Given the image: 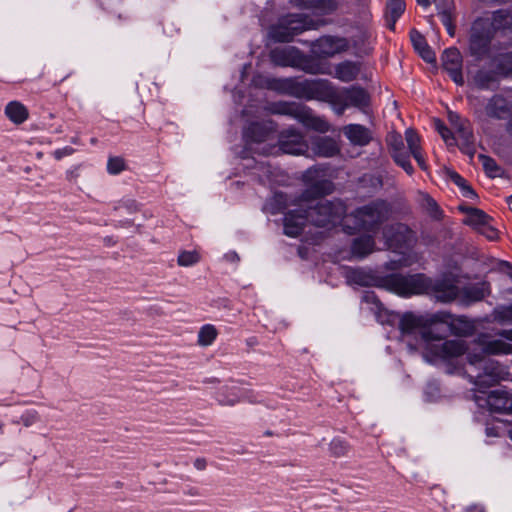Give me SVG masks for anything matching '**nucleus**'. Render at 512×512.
I'll use <instances>...</instances> for the list:
<instances>
[{
	"mask_svg": "<svg viewBox=\"0 0 512 512\" xmlns=\"http://www.w3.org/2000/svg\"><path fill=\"white\" fill-rule=\"evenodd\" d=\"M323 102L329 104L336 115L342 116L348 108L366 113L371 104V96L359 85L338 87L327 79Z\"/></svg>",
	"mask_w": 512,
	"mask_h": 512,
	"instance_id": "nucleus-1",
	"label": "nucleus"
},
{
	"mask_svg": "<svg viewBox=\"0 0 512 512\" xmlns=\"http://www.w3.org/2000/svg\"><path fill=\"white\" fill-rule=\"evenodd\" d=\"M391 213L392 206L387 200L375 199L353 210L349 215L353 226L345 225L344 230L349 234L355 231L376 234L389 220Z\"/></svg>",
	"mask_w": 512,
	"mask_h": 512,
	"instance_id": "nucleus-2",
	"label": "nucleus"
},
{
	"mask_svg": "<svg viewBox=\"0 0 512 512\" xmlns=\"http://www.w3.org/2000/svg\"><path fill=\"white\" fill-rule=\"evenodd\" d=\"M495 37L489 17H477L468 30L467 53L475 61L487 59L492 54V41Z\"/></svg>",
	"mask_w": 512,
	"mask_h": 512,
	"instance_id": "nucleus-3",
	"label": "nucleus"
},
{
	"mask_svg": "<svg viewBox=\"0 0 512 512\" xmlns=\"http://www.w3.org/2000/svg\"><path fill=\"white\" fill-rule=\"evenodd\" d=\"M316 28L314 20L308 15L294 13L282 16L269 30V36L275 42H291L295 36Z\"/></svg>",
	"mask_w": 512,
	"mask_h": 512,
	"instance_id": "nucleus-4",
	"label": "nucleus"
},
{
	"mask_svg": "<svg viewBox=\"0 0 512 512\" xmlns=\"http://www.w3.org/2000/svg\"><path fill=\"white\" fill-rule=\"evenodd\" d=\"M382 286L402 297L428 294L431 278L419 273L413 275L390 274L382 279Z\"/></svg>",
	"mask_w": 512,
	"mask_h": 512,
	"instance_id": "nucleus-5",
	"label": "nucleus"
},
{
	"mask_svg": "<svg viewBox=\"0 0 512 512\" xmlns=\"http://www.w3.org/2000/svg\"><path fill=\"white\" fill-rule=\"evenodd\" d=\"M346 212L345 203L339 199L333 201L321 200L315 206L306 208V216L309 222L318 227L334 225L342 220Z\"/></svg>",
	"mask_w": 512,
	"mask_h": 512,
	"instance_id": "nucleus-6",
	"label": "nucleus"
},
{
	"mask_svg": "<svg viewBox=\"0 0 512 512\" xmlns=\"http://www.w3.org/2000/svg\"><path fill=\"white\" fill-rule=\"evenodd\" d=\"M270 59L277 66L299 68L313 75L327 73L320 64L311 63L298 48L292 46L271 50Z\"/></svg>",
	"mask_w": 512,
	"mask_h": 512,
	"instance_id": "nucleus-7",
	"label": "nucleus"
},
{
	"mask_svg": "<svg viewBox=\"0 0 512 512\" xmlns=\"http://www.w3.org/2000/svg\"><path fill=\"white\" fill-rule=\"evenodd\" d=\"M471 366L477 372L475 374H468V378L478 389L494 386L500 381L508 379L509 376L505 366L489 357H483L476 365Z\"/></svg>",
	"mask_w": 512,
	"mask_h": 512,
	"instance_id": "nucleus-8",
	"label": "nucleus"
},
{
	"mask_svg": "<svg viewBox=\"0 0 512 512\" xmlns=\"http://www.w3.org/2000/svg\"><path fill=\"white\" fill-rule=\"evenodd\" d=\"M275 112L294 118L306 128L320 133L330 129V124L323 117L315 115L310 107L300 103H280Z\"/></svg>",
	"mask_w": 512,
	"mask_h": 512,
	"instance_id": "nucleus-9",
	"label": "nucleus"
},
{
	"mask_svg": "<svg viewBox=\"0 0 512 512\" xmlns=\"http://www.w3.org/2000/svg\"><path fill=\"white\" fill-rule=\"evenodd\" d=\"M327 79H313L299 81L287 78L281 81V88L290 96L305 100L324 101Z\"/></svg>",
	"mask_w": 512,
	"mask_h": 512,
	"instance_id": "nucleus-10",
	"label": "nucleus"
},
{
	"mask_svg": "<svg viewBox=\"0 0 512 512\" xmlns=\"http://www.w3.org/2000/svg\"><path fill=\"white\" fill-rule=\"evenodd\" d=\"M478 348L470 350L466 356L470 365H476L483 357L490 355L512 354V344L502 339L489 340L487 335L482 334L474 341Z\"/></svg>",
	"mask_w": 512,
	"mask_h": 512,
	"instance_id": "nucleus-11",
	"label": "nucleus"
},
{
	"mask_svg": "<svg viewBox=\"0 0 512 512\" xmlns=\"http://www.w3.org/2000/svg\"><path fill=\"white\" fill-rule=\"evenodd\" d=\"M348 40L344 37L323 36L311 43V51L319 57H333L336 54L347 51Z\"/></svg>",
	"mask_w": 512,
	"mask_h": 512,
	"instance_id": "nucleus-12",
	"label": "nucleus"
},
{
	"mask_svg": "<svg viewBox=\"0 0 512 512\" xmlns=\"http://www.w3.org/2000/svg\"><path fill=\"white\" fill-rule=\"evenodd\" d=\"M386 143L394 162L403 168L408 175H412L414 173V168L411 164L409 153L405 147L401 134L395 132L389 133L386 137Z\"/></svg>",
	"mask_w": 512,
	"mask_h": 512,
	"instance_id": "nucleus-13",
	"label": "nucleus"
},
{
	"mask_svg": "<svg viewBox=\"0 0 512 512\" xmlns=\"http://www.w3.org/2000/svg\"><path fill=\"white\" fill-rule=\"evenodd\" d=\"M428 294L433 295L437 301L442 303L454 301L459 295L457 277L448 275L438 280L431 279V287Z\"/></svg>",
	"mask_w": 512,
	"mask_h": 512,
	"instance_id": "nucleus-14",
	"label": "nucleus"
},
{
	"mask_svg": "<svg viewBox=\"0 0 512 512\" xmlns=\"http://www.w3.org/2000/svg\"><path fill=\"white\" fill-rule=\"evenodd\" d=\"M450 124L455 130L456 137L460 141V149L469 156H473L474 149V136L470 128L469 122L463 119L457 113L450 112L448 115Z\"/></svg>",
	"mask_w": 512,
	"mask_h": 512,
	"instance_id": "nucleus-15",
	"label": "nucleus"
},
{
	"mask_svg": "<svg viewBox=\"0 0 512 512\" xmlns=\"http://www.w3.org/2000/svg\"><path fill=\"white\" fill-rule=\"evenodd\" d=\"M442 68L449 74L455 84L462 86L464 77L462 73L463 57L456 47L447 48L441 56Z\"/></svg>",
	"mask_w": 512,
	"mask_h": 512,
	"instance_id": "nucleus-16",
	"label": "nucleus"
},
{
	"mask_svg": "<svg viewBox=\"0 0 512 512\" xmlns=\"http://www.w3.org/2000/svg\"><path fill=\"white\" fill-rule=\"evenodd\" d=\"M278 150L285 154L299 155L307 150V144L302 133L295 129H286L279 135Z\"/></svg>",
	"mask_w": 512,
	"mask_h": 512,
	"instance_id": "nucleus-17",
	"label": "nucleus"
},
{
	"mask_svg": "<svg viewBox=\"0 0 512 512\" xmlns=\"http://www.w3.org/2000/svg\"><path fill=\"white\" fill-rule=\"evenodd\" d=\"M446 315L442 313H433L426 315H416L414 313H405L399 322V327L403 333H413L416 329L423 330L424 325L433 324L437 321H445Z\"/></svg>",
	"mask_w": 512,
	"mask_h": 512,
	"instance_id": "nucleus-18",
	"label": "nucleus"
},
{
	"mask_svg": "<svg viewBox=\"0 0 512 512\" xmlns=\"http://www.w3.org/2000/svg\"><path fill=\"white\" fill-rule=\"evenodd\" d=\"M429 349L436 357L444 361H451L469 352L463 340H446L441 344H432Z\"/></svg>",
	"mask_w": 512,
	"mask_h": 512,
	"instance_id": "nucleus-19",
	"label": "nucleus"
},
{
	"mask_svg": "<svg viewBox=\"0 0 512 512\" xmlns=\"http://www.w3.org/2000/svg\"><path fill=\"white\" fill-rule=\"evenodd\" d=\"M438 313L445 314V325L447 326L448 332H451L456 336H471L475 329V322L466 316H453L452 314L444 311Z\"/></svg>",
	"mask_w": 512,
	"mask_h": 512,
	"instance_id": "nucleus-20",
	"label": "nucleus"
},
{
	"mask_svg": "<svg viewBox=\"0 0 512 512\" xmlns=\"http://www.w3.org/2000/svg\"><path fill=\"white\" fill-rule=\"evenodd\" d=\"M361 63L357 61H351V60H345L335 65L334 71H328L324 69L326 72H328V75H331L333 78L344 82V83H350L355 81L360 72H361Z\"/></svg>",
	"mask_w": 512,
	"mask_h": 512,
	"instance_id": "nucleus-21",
	"label": "nucleus"
},
{
	"mask_svg": "<svg viewBox=\"0 0 512 512\" xmlns=\"http://www.w3.org/2000/svg\"><path fill=\"white\" fill-rule=\"evenodd\" d=\"M283 221L284 234L289 237H297L301 234L309 219L306 216V209H299L287 212Z\"/></svg>",
	"mask_w": 512,
	"mask_h": 512,
	"instance_id": "nucleus-22",
	"label": "nucleus"
},
{
	"mask_svg": "<svg viewBox=\"0 0 512 512\" xmlns=\"http://www.w3.org/2000/svg\"><path fill=\"white\" fill-rule=\"evenodd\" d=\"M271 129L265 123L253 122L244 130L247 146L252 150L253 144H261L270 137Z\"/></svg>",
	"mask_w": 512,
	"mask_h": 512,
	"instance_id": "nucleus-23",
	"label": "nucleus"
},
{
	"mask_svg": "<svg viewBox=\"0 0 512 512\" xmlns=\"http://www.w3.org/2000/svg\"><path fill=\"white\" fill-rule=\"evenodd\" d=\"M485 112L490 118L505 119L510 115L511 107L505 97L496 94L488 100Z\"/></svg>",
	"mask_w": 512,
	"mask_h": 512,
	"instance_id": "nucleus-24",
	"label": "nucleus"
},
{
	"mask_svg": "<svg viewBox=\"0 0 512 512\" xmlns=\"http://www.w3.org/2000/svg\"><path fill=\"white\" fill-rule=\"evenodd\" d=\"M412 231L404 224H394L385 229L384 236L390 247L406 244L411 239Z\"/></svg>",
	"mask_w": 512,
	"mask_h": 512,
	"instance_id": "nucleus-25",
	"label": "nucleus"
},
{
	"mask_svg": "<svg viewBox=\"0 0 512 512\" xmlns=\"http://www.w3.org/2000/svg\"><path fill=\"white\" fill-rule=\"evenodd\" d=\"M343 132L346 138L357 146H366L372 139L370 130L360 124H349L344 127Z\"/></svg>",
	"mask_w": 512,
	"mask_h": 512,
	"instance_id": "nucleus-26",
	"label": "nucleus"
},
{
	"mask_svg": "<svg viewBox=\"0 0 512 512\" xmlns=\"http://www.w3.org/2000/svg\"><path fill=\"white\" fill-rule=\"evenodd\" d=\"M405 140L408 146L409 156L412 155L416 160L417 164L422 170H427L428 165L426 163L425 157L422 153V148L420 146V137L413 129H407L405 131Z\"/></svg>",
	"mask_w": 512,
	"mask_h": 512,
	"instance_id": "nucleus-27",
	"label": "nucleus"
},
{
	"mask_svg": "<svg viewBox=\"0 0 512 512\" xmlns=\"http://www.w3.org/2000/svg\"><path fill=\"white\" fill-rule=\"evenodd\" d=\"M498 68L496 70L479 69L473 76L474 85L480 90H493L499 82Z\"/></svg>",
	"mask_w": 512,
	"mask_h": 512,
	"instance_id": "nucleus-28",
	"label": "nucleus"
},
{
	"mask_svg": "<svg viewBox=\"0 0 512 512\" xmlns=\"http://www.w3.org/2000/svg\"><path fill=\"white\" fill-rule=\"evenodd\" d=\"M409 35L415 51L422 57V59L427 63L435 62L436 55L428 45L425 37L416 29H412Z\"/></svg>",
	"mask_w": 512,
	"mask_h": 512,
	"instance_id": "nucleus-29",
	"label": "nucleus"
},
{
	"mask_svg": "<svg viewBox=\"0 0 512 512\" xmlns=\"http://www.w3.org/2000/svg\"><path fill=\"white\" fill-rule=\"evenodd\" d=\"M374 249L375 239L372 233L355 238L351 245L352 255L360 259L372 253Z\"/></svg>",
	"mask_w": 512,
	"mask_h": 512,
	"instance_id": "nucleus-30",
	"label": "nucleus"
},
{
	"mask_svg": "<svg viewBox=\"0 0 512 512\" xmlns=\"http://www.w3.org/2000/svg\"><path fill=\"white\" fill-rule=\"evenodd\" d=\"M313 152L320 157H333L339 153L337 142L330 137H318L312 143Z\"/></svg>",
	"mask_w": 512,
	"mask_h": 512,
	"instance_id": "nucleus-31",
	"label": "nucleus"
},
{
	"mask_svg": "<svg viewBox=\"0 0 512 512\" xmlns=\"http://www.w3.org/2000/svg\"><path fill=\"white\" fill-rule=\"evenodd\" d=\"M486 404L491 412L508 413L509 393L503 390L491 391Z\"/></svg>",
	"mask_w": 512,
	"mask_h": 512,
	"instance_id": "nucleus-32",
	"label": "nucleus"
},
{
	"mask_svg": "<svg viewBox=\"0 0 512 512\" xmlns=\"http://www.w3.org/2000/svg\"><path fill=\"white\" fill-rule=\"evenodd\" d=\"M490 25L493 28V33L496 35L497 31L505 30L512 27V10L499 9L492 13Z\"/></svg>",
	"mask_w": 512,
	"mask_h": 512,
	"instance_id": "nucleus-33",
	"label": "nucleus"
},
{
	"mask_svg": "<svg viewBox=\"0 0 512 512\" xmlns=\"http://www.w3.org/2000/svg\"><path fill=\"white\" fill-rule=\"evenodd\" d=\"M447 334L448 329L445 322H435L433 324L424 325V328L421 331V336L427 343L443 340Z\"/></svg>",
	"mask_w": 512,
	"mask_h": 512,
	"instance_id": "nucleus-34",
	"label": "nucleus"
},
{
	"mask_svg": "<svg viewBox=\"0 0 512 512\" xmlns=\"http://www.w3.org/2000/svg\"><path fill=\"white\" fill-rule=\"evenodd\" d=\"M405 11L404 0H387L386 4V20L390 30L395 29L397 20Z\"/></svg>",
	"mask_w": 512,
	"mask_h": 512,
	"instance_id": "nucleus-35",
	"label": "nucleus"
},
{
	"mask_svg": "<svg viewBox=\"0 0 512 512\" xmlns=\"http://www.w3.org/2000/svg\"><path fill=\"white\" fill-rule=\"evenodd\" d=\"M5 114L15 124H22L29 116L27 108L18 101L9 102L5 108Z\"/></svg>",
	"mask_w": 512,
	"mask_h": 512,
	"instance_id": "nucleus-36",
	"label": "nucleus"
},
{
	"mask_svg": "<svg viewBox=\"0 0 512 512\" xmlns=\"http://www.w3.org/2000/svg\"><path fill=\"white\" fill-rule=\"evenodd\" d=\"M489 284L486 282L476 283L463 289V296L469 302H477L483 300L489 295Z\"/></svg>",
	"mask_w": 512,
	"mask_h": 512,
	"instance_id": "nucleus-37",
	"label": "nucleus"
},
{
	"mask_svg": "<svg viewBox=\"0 0 512 512\" xmlns=\"http://www.w3.org/2000/svg\"><path fill=\"white\" fill-rule=\"evenodd\" d=\"M333 191V183L329 180L316 181L303 193L305 199L318 198L330 194Z\"/></svg>",
	"mask_w": 512,
	"mask_h": 512,
	"instance_id": "nucleus-38",
	"label": "nucleus"
},
{
	"mask_svg": "<svg viewBox=\"0 0 512 512\" xmlns=\"http://www.w3.org/2000/svg\"><path fill=\"white\" fill-rule=\"evenodd\" d=\"M491 221L492 218L483 210L471 209L469 210V216H466L463 222L478 232L487 222Z\"/></svg>",
	"mask_w": 512,
	"mask_h": 512,
	"instance_id": "nucleus-39",
	"label": "nucleus"
},
{
	"mask_svg": "<svg viewBox=\"0 0 512 512\" xmlns=\"http://www.w3.org/2000/svg\"><path fill=\"white\" fill-rule=\"evenodd\" d=\"M449 178L450 180L455 184L457 185L460 190H461V193L464 197L466 198H470V199H473L475 198L477 195L475 193V191L473 190V188L468 184V182L460 175L458 174L457 172L455 171H450L449 172Z\"/></svg>",
	"mask_w": 512,
	"mask_h": 512,
	"instance_id": "nucleus-40",
	"label": "nucleus"
},
{
	"mask_svg": "<svg viewBox=\"0 0 512 512\" xmlns=\"http://www.w3.org/2000/svg\"><path fill=\"white\" fill-rule=\"evenodd\" d=\"M218 335L217 329L214 325L206 324L202 326L198 333V344L200 346L211 345Z\"/></svg>",
	"mask_w": 512,
	"mask_h": 512,
	"instance_id": "nucleus-41",
	"label": "nucleus"
},
{
	"mask_svg": "<svg viewBox=\"0 0 512 512\" xmlns=\"http://www.w3.org/2000/svg\"><path fill=\"white\" fill-rule=\"evenodd\" d=\"M492 317L500 324H512V309L510 306L499 305L494 308Z\"/></svg>",
	"mask_w": 512,
	"mask_h": 512,
	"instance_id": "nucleus-42",
	"label": "nucleus"
},
{
	"mask_svg": "<svg viewBox=\"0 0 512 512\" xmlns=\"http://www.w3.org/2000/svg\"><path fill=\"white\" fill-rule=\"evenodd\" d=\"M329 450L331 454L335 457H343L346 456L350 450L349 444L340 438H335L331 441L329 445Z\"/></svg>",
	"mask_w": 512,
	"mask_h": 512,
	"instance_id": "nucleus-43",
	"label": "nucleus"
},
{
	"mask_svg": "<svg viewBox=\"0 0 512 512\" xmlns=\"http://www.w3.org/2000/svg\"><path fill=\"white\" fill-rule=\"evenodd\" d=\"M435 128L447 145H454L459 141L453 132L439 119L435 120Z\"/></svg>",
	"mask_w": 512,
	"mask_h": 512,
	"instance_id": "nucleus-44",
	"label": "nucleus"
},
{
	"mask_svg": "<svg viewBox=\"0 0 512 512\" xmlns=\"http://www.w3.org/2000/svg\"><path fill=\"white\" fill-rule=\"evenodd\" d=\"M499 72L503 76H508L512 73V52L501 54L497 59V65Z\"/></svg>",
	"mask_w": 512,
	"mask_h": 512,
	"instance_id": "nucleus-45",
	"label": "nucleus"
},
{
	"mask_svg": "<svg viewBox=\"0 0 512 512\" xmlns=\"http://www.w3.org/2000/svg\"><path fill=\"white\" fill-rule=\"evenodd\" d=\"M312 7L325 14L336 11L339 7L337 0H313Z\"/></svg>",
	"mask_w": 512,
	"mask_h": 512,
	"instance_id": "nucleus-46",
	"label": "nucleus"
},
{
	"mask_svg": "<svg viewBox=\"0 0 512 512\" xmlns=\"http://www.w3.org/2000/svg\"><path fill=\"white\" fill-rule=\"evenodd\" d=\"M200 260L199 254L196 251H183L178 256V264L183 267L192 266Z\"/></svg>",
	"mask_w": 512,
	"mask_h": 512,
	"instance_id": "nucleus-47",
	"label": "nucleus"
},
{
	"mask_svg": "<svg viewBox=\"0 0 512 512\" xmlns=\"http://www.w3.org/2000/svg\"><path fill=\"white\" fill-rule=\"evenodd\" d=\"M479 159L483 165L485 172L488 174V176L496 177L498 175L500 168L493 158H491L489 156H485V155H480Z\"/></svg>",
	"mask_w": 512,
	"mask_h": 512,
	"instance_id": "nucleus-48",
	"label": "nucleus"
},
{
	"mask_svg": "<svg viewBox=\"0 0 512 512\" xmlns=\"http://www.w3.org/2000/svg\"><path fill=\"white\" fill-rule=\"evenodd\" d=\"M126 169V164L121 157H110L107 162V171L111 175H117Z\"/></svg>",
	"mask_w": 512,
	"mask_h": 512,
	"instance_id": "nucleus-49",
	"label": "nucleus"
},
{
	"mask_svg": "<svg viewBox=\"0 0 512 512\" xmlns=\"http://www.w3.org/2000/svg\"><path fill=\"white\" fill-rule=\"evenodd\" d=\"M347 278L349 281L360 286H366L368 284L366 274L360 269H351L347 274Z\"/></svg>",
	"mask_w": 512,
	"mask_h": 512,
	"instance_id": "nucleus-50",
	"label": "nucleus"
},
{
	"mask_svg": "<svg viewBox=\"0 0 512 512\" xmlns=\"http://www.w3.org/2000/svg\"><path fill=\"white\" fill-rule=\"evenodd\" d=\"M423 205L435 218L441 215V210L437 202L428 194L423 196Z\"/></svg>",
	"mask_w": 512,
	"mask_h": 512,
	"instance_id": "nucleus-51",
	"label": "nucleus"
},
{
	"mask_svg": "<svg viewBox=\"0 0 512 512\" xmlns=\"http://www.w3.org/2000/svg\"><path fill=\"white\" fill-rule=\"evenodd\" d=\"M478 233L490 241H495L499 237L498 230L491 224V222H487L482 228H480Z\"/></svg>",
	"mask_w": 512,
	"mask_h": 512,
	"instance_id": "nucleus-52",
	"label": "nucleus"
},
{
	"mask_svg": "<svg viewBox=\"0 0 512 512\" xmlns=\"http://www.w3.org/2000/svg\"><path fill=\"white\" fill-rule=\"evenodd\" d=\"M39 419L38 413L35 410L26 411L20 417V421L17 423H22L24 426L29 427L35 424Z\"/></svg>",
	"mask_w": 512,
	"mask_h": 512,
	"instance_id": "nucleus-53",
	"label": "nucleus"
},
{
	"mask_svg": "<svg viewBox=\"0 0 512 512\" xmlns=\"http://www.w3.org/2000/svg\"><path fill=\"white\" fill-rule=\"evenodd\" d=\"M362 181L369 183V185L374 189H380L383 186L382 177L379 175H364Z\"/></svg>",
	"mask_w": 512,
	"mask_h": 512,
	"instance_id": "nucleus-54",
	"label": "nucleus"
},
{
	"mask_svg": "<svg viewBox=\"0 0 512 512\" xmlns=\"http://www.w3.org/2000/svg\"><path fill=\"white\" fill-rule=\"evenodd\" d=\"M349 5L354 9L355 12H365L369 6L370 0H349Z\"/></svg>",
	"mask_w": 512,
	"mask_h": 512,
	"instance_id": "nucleus-55",
	"label": "nucleus"
},
{
	"mask_svg": "<svg viewBox=\"0 0 512 512\" xmlns=\"http://www.w3.org/2000/svg\"><path fill=\"white\" fill-rule=\"evenodd\" d=\"M438 15L440 16L441 22L444 26L454 24V10H443L441 13H438Z\"/></svg>",
	"mask_w": 512,
	"mask_h": 512,
	"instance_id": "nucleus-56",
	"label": "nucleus"
},
{
	"mask_svg": "<svg viewBox=\"0 0 512 512\" xmlns=\"http://www.w3.org/2000/svg\"><path fill=\"white\" fill-rule=\"evenodd\" d=\"M434 3L438 13H441L443 10H454L453 0H434Z\"/></svg>",
	"mask_w": 512,
	"mask_h": 512,
	"instance_id": "nucleus-57",
	"label": "nucleus"
},
{
	"mask_svg": "<svg viewBox=\"0 0 512 512\" xmlns=\"http://www.w3.org/2000/svg\"><path fill=\"white\" fill-rule=\"evenodd\" d=\"M496 335L501 337L502 339L512 342V328L500 330L496 333Z\"/></svg>",
	"mask_w": 512,
	"mask_h": 512,
	"instance_id": "nucleus-58",
	"label": "nucleus"
},
{
	"mask_svg": "<svg viewBox=\"0 0 512 512\" xmlns=\"http://www.w3.org/2000/svg\"><path fill=\"white\" fill-rule=\"evenodd\" d=\"M73 152V148L65 147L64 149H59L54 152V155L57 159H61L65 155H70Z\"/></svg>",
	"mask_w": 512,
	"mask_h": 512,
	"instance_id": "nucleus-59",
	"label": "nucleus"
},
{
	"mask_svg": "<svg viewBox=\"0 0 512 512\" xmlns=\"http://www.w3.org/2000/svg\"><path fill=\"white\" fill-rule=\"evenodd\" d=\"M194 467L197 469V470H205L206 467H207V461L205 458H197L195 459L194 461Z\"/></svg>",
	"mask_w": 512,
	"mask_h": 512,
	"instance_id": "nucleus-60",
	"label": "nucleus"
},
{
	"mask_svg": "<svg viewBox=\"0 0 512 512\" xmlns=\"http://www.w3.org/2000/svg\"><path fill=\"white\" fill-rule=\"evenodd\" d=\"M240 401H241V399L239 397H235L233 399H219V403L221 405H226V406H233Z\"/></svg>",
	"mask_w": 512,
	"mask_h": 512,
	"instance_id": "nucleus-61",
	"label": "nucleus"
},
{
	"mask_svg": "<svg viewBox=\"0 0 512 512\" xmlns=\"http://www.w3.org/2000/svg\"><path fill=\"white\" fill-rule=\"evenodd\" d=\"M261 169H263L266 173V178L267 180H271V177H272V171H271V166L270 164H265V163H261Z\"/></svg>",
	"mask_w": 512,
	"mask_h": 512,
	"instance_id": "nucleus-62",
	"label": "nucleus"
},
{
	"mask_svg": "<svg viewBox=\"0 0 512 512\" xmlns=\"http://www.w3.org/2000/svg\"><path fill=\"white\" fill-rule=\"evenodd\" d=\"M466 512H485L484 508L478 505H473L467 508Z\"/></svg>",
	"mask_w": 512,
	"mask_h": 512,
	"instance_id": "nucleus-63",
	"label": "nucleus"
},
{
	"mask_svg": "<svg viewBox=\"0 0 512 512\" xmlns=\"http://www.w3.org/2000/svg\"><path fill=\"white\" fill-rule=\"evenodd\" d=\"M316 172H317V170H316V169H312V168L308 169V170L306 171V173L304 174V178H305V180H310V179H312V178H313V174H314V173H316Z\"/></svg>",
	"mask_w": 512,
	"mask_h": 512,
	"instance_id": "nucleus-64",
	"label": "nucleus"
}]
</instances>
